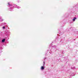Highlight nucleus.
Wrapping results in <instances>:
<instances>
[{"instance_id": "1", "label": "nucleus", "mask_w": 78, "mask_h": 78, "mask_svg": "<svg viewBox=\"0 0 78 78\" xmlns=\"http://www.w3.org/2000/svg\"><path fill=\"white\" fill-rule=\"evenodd\" d=\"M76 19V17H74V18L73 19V21H75V20Z\"/></svg>"}, {"instance_id": "2", "label": "nucleus", "mask_w": 78, "mask_h": 78, "mask_svg": "<svg viewBox=\"0 0 78 78\" xmlns=\"http://www.w3.org/2000/svg\"><path fill=\"white\" fill-rule=\"evenodd\" d=\"M5 41V39H3L2 40V42H4Z\"/></svg>"}, {"instance_id": "3", "label": "nucleus", "mask_w": 78, "mask_h": 78, "mask_svg": "<svg viewBox=\"0 0 78 78\" xmlns=\"http://www.w3.org/2000/svg\"><path fill=\"white\" fill-rule=\"evenodd\" d=\"M44 69V67L43 66H41V70H43V69Z\"/></svg>"}, {"instance_id": "4", "label": "nucleus", "mask_w": 78, "mask_h": 78, "mask_svg": "<svg viewBox=\"0 0 78 78\" xmlns=\"http://www.w3.org/2000/svg\"><path fill=\"white\" fill-rule=\"evenodd\" d=\"M8 5H9V6H10V4H9V2L8 3Z\"/></svg>"}, {"instance_id": "5", "label": "nucleus", "mask_w": 78, "mask_h": 78, "mask_svg": "<svg viewBox=\"0 0 78 78\" xmlns=\"http://www.w3.org/2000/svg\"><path fill=\"white\" fill-rule=\"evenodd\" d=\"M5 27H3V29H5Z\"/></svg>"}, {"instance_id": "6", "label": "nucleus", "mask_w": 78, "mask_h": 78, "mask_svg": "<svg viewBox=\"0 0 78 78\" xmlns=\"http://www.w3.org/2000/svg\"><path fill=\"white\" fill-rule=\"evenodd\" d=\"M44 62V64H45V62Z\"/></svg>"}]
</instances>
